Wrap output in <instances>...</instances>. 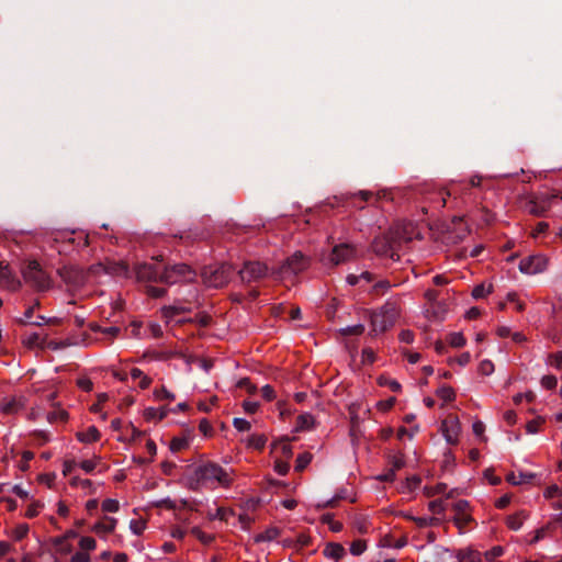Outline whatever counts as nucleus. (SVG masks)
I'll list each match as a JSON object with an SVG mask.
<instances>
[{
    "label": "nucleus",
    "mask_w": 562,
    "mask_h": 562,
    "mask_svg": "<svg viewBox=\"0 0 562 562\" xmlns=\"http://www.w3.org/2000/svg\"><path fill=\"white\" fill-rule=\"evenodd\" d=\"M130 527L133 533L139 536L145 530V522L140 520H132Z\"/></svg>",
    "instance_id": "58"
},
{
    "label": "nucleus",
    "mask_w": 562,
    "mask_h": 562,
    "mask_svg": "<svg viewBox=\"0 0 562 562\" xmlns=\"http://www.w3.org/2000/svg\"><path fill=\"white\" fill-rule=\"evenodd\" d=\"M557 384H558V379L552 374L544 375L541 379V385L544 389L553 390L557 387Z\"/></svg>",
    "instance_id": "44"
},
{
    "label": "nucleus",
    "mask_w": 562,
    "mask_h": 562,
    "mask_svg": "<svg viewBox=\"0 0 562 562\" xmlns=\"http://www.w3.org/2000/svg\"><path fill=\"white\" fill-rule=\"evenodd\" d=\"M492 290V286H490L487 290L485 289L484 284H479L476 286H474L473 291H472V296L474 299H482L484 297L487 293H490Z\"/></svg>",
    "instance_id": "51"
},
{
    "label": "nucleus",
    "mask_w": 562,
    "mask_h": 562,
    "mask_svg": "<svg viewBox=\"0 0 562 562\" xmlns=\"http://www.w3.org/2000/svg\"><path fill=\"white\" fill-rule=\"evenodd\" d=\"M561 488L553 484V485H550L549 487H547L546 492H544V496L547 498H553V497H557V496H560L561 495Z\"/></svg>",
    "instance_id": "60"
},
{
    "label": "nucleus",
    "mask_w": 562,
    "mask_h": 562,
    "mask_svg": "<svg viewBox=\"0 0 562 562\" xmlns=\"http://www.w3.org/2000/svg\"><path fill=\"white\" fill-rule=\"evenodd\" d=\"M100 431L94 426H90L85 432L77 434L78 440L86 443L98 441L100 439Z\"/></svg>",
    "instance_id": "20"
},
{
    "label": "nucleus",
    "mask_w": 562,
    "mask_h": 562,
    "mask_svg": "<svg viewBox=\"0 0 562 562\" xmlns=\"http://www.w3.org/2000/svg\"><path fill=\"white\" fill-rule=\"evenodd\" d=\"M310 260L301 251L288 257L278 269H272L270 276L276 279H284L296 276L307 269Z\"/></svg>",
    "instance_id": "4"
},
{
    "label": "nucleus",
    "mask_w": 562,
    "mask_h": 562,
    "mask_svg": "<svg viewBox=\"0 0 562 562\" xmlns=\"http://www.w3.org/2000/svg\"><path fill=\"white\" fill-rule=\"evenodd\" d=\"M447 485L445 483H438L434 487H425V493L427 496L431 497L437 494H441L446 491Z\"/></svg>",
    "instance_id": "49"
},
{
    "label": "nucleus",
    "mask_w": 562,
    "mask_h": 562,
    "mask_svg": "<svg viewBox=\"0 0 562 562\" xmlns=\"http://www.w3.org/2000/svg\"><path fill=\"white\" fill-rule=\"evenodd\" d=\"M189 446V440L187 438H173L170 442V450L172 452H178L182 449H186Z\"/></svg>",
    "instance_id": "33"
},
{
    "label": "nucleus",
    "mask_w": 562,
    "mask_h": 562,
    "mask_svg": "<svg viewBox=\"0 0 562 562\" xmlns=\"http://www.w3.org/2000/svg\"><path fill=\"white\" fill-rule=\"evenodd\" d=\"M26 404L24 396H9L0 401V412L7 415H14L21 412Z\"/></svg>",
    "instance_id": "13"
},
{
    "label": "nucleus",
    "mask_w": 562,
    "mask_h": 562,
    "mask_svg": "<svg viewBox=\"0 0 562 562\" xmlns=\"http://www.w3.org/2000/svg\"><path fill=\"white\" fill-rule=\"evenodd\" d=\"M235 272V268L233 265L223 262L217 267H206L202 272V277L204 281L213 288H222L226 285L233 273Z\"/></svg>",
    "instance_id": "6"
},
{
    "label": "nucleus",
    "mask_w": 562,
    "mask_h": 562,
    "mask_svg": "<svg viewBox=\"0 0 562 562\" xmlns=\"http://www.w3.org/2000/svg\"><path fill=\"white\" fill-rule=\"evenodd\" d=\"M77 385L86 391V392H90L93 387V383L91 380L87 379V378H81L77 381Z\"/></svg>",
    "instance_id": "63"
},
{
    "label": "nucleus",
    "mask_w": 562,
    "mask_h": 562,
    "mask_svg": "<svg viewBox=\"0 0 562 562\" xmlns=\"http://www.w3.org/2000/svg\"><path fill=\"white\" fill-rule=\"evenodd\" d=\"M311 461L312 454L310 452H303L299 454L296 458L295 471H303L310 464Z\"/></svg>",
    "instance_id": "25"
},
{
    "label": "nucleus",
    "mask_w": 562,
    "mask_h": 562,
    "mask_svg": "<svg viewBox=\"0 0 562 562\" xmlns=\"http://www.w3.org/2000/svg\"><path fill=\"white\" fill-rule=\"evenodd\" d=\"M467 340L461 333H452L449 335V344L454 348H460L465 345Z\"/></svg>",
    "instance_id": "35"
},
{
    "label": "nucleus",
    "mask_w": 562,
    "mask_h": 562,
    "mask_svg": "<svg viewBox=\"0 0 562 562\" xmlns=\"http://www.w3.org/2000/svg\"><path fill=\"white\" fill-rule=\"evenodd\" d=\"M115 525H116V519H114L112 517L104 516L101 521L97 522L93 526V531H95L99 535L110 533L114 530Z\"/></svg>",
    "instance_id": "15"
},
{
    "label": "nucleus",
    "mask_w": 562,
    "mask_h": 562,
    "mask_svg": "<svg viewBox=\"0 0 562 562\" xmlns=\"http://www.w3.org/2000/svg\"><path fill=\"white\" fill-rule=\"evenodd\" d=\"M168 412H169V409H167L166 407H162L160 409H157L154 407H148L144 412V417L146 420H154V419L162 420L164 418L167 417Z\"/></svg>",
    "instance_id": "21"
},
{
    "label": "nucleus",
    "mask_w": 562,
    "mask_h": 562,
    "mask_svg": "<svg viewBox=\"0 0 562 562\" xmlns=\"http://www.w3.org/2000/svg\"><path fill=\"white\" fill-rule=\"evenodd\" d=\"M314 423V418L310 414H302L297 417L296 428L300 430L310 429Z\"/></svg>",
    "instance_id": "27"
},
{
    "label": "nucleus",
    "mask_w": 562,
    "mask_h": 562,
    "mask_svg": "<svg viewBox=\"0 0 562 562\" xmlns=\"http://www.w3.org/2000/svg\"><path fill=\"white\" fill-rule=\"evenodd\" d=\"M24 344L30 348H45V338L41 337L37 333H32L24 338Z\"/></svg>",
    "instance_id": "22"
},
{
    "label": "nucleus",
    "mask_w": 562,
    "mask_h": 562,
    "mask_svg": "<svg viewBox=\"0 0 562 562\" xmlns=\"http://www.w3.org/2000/svg\"><path fill=\"white\" fill-rule=\"evenodd\" d=\"M290 465L288 461L276 460L274 470L280 475H285L289 472Z\"/></svg>",
    "instance_id": "54"
},
{
    "label": "nucleus",
    "mask_w": 562,
    "mask_h": 562,
    "mask_svg": "<svg viewBox=\"0 0 562 562\" xmlns=\"http://www.w3.org/2000/svg\"><path fill=\"white\" fill-rule=\"evenodd\" d=\"M79 547L82 551H92L95 549V540L92 537H81Z\"/></svg>",
    "instance_id": "39"
},
{
    "label": "nucleus",
    "mask_w": 562,
    "mask_h": 562,
    "mask_svg": "<svg viewBox=\"0 0 562 562\" xmlns=\"http://www.w3.org/2000/svg\"><path fill=\"white\" fill-rule=\"evenodd\" d=\"M371 248L378 256L389 257L392 260L400 259V255L394 251L392 243L384 236L374 238L371 244Z\"/></svg>",
    "instance_id": "11"
},
{
    "label": "nucleus",
    "mask_w": 562,
    "mask_h": 562,
    "mask_svg": "<svg viewBox=\"0 0 562 562\" xmlns=\"http://www.w3.org/2000/svg\"><path fill=\"white\" fill-rule=\"evenodd\" d=\"M236 272L244 285H250L265 279L269 274V268L260 261L249 260L245 261Z\"/></svg>",
    "instance_id": "7"
},
{
    "label": "nucleus",
    "mask_w": 562,
    "mask_h": 562,
    "mask_svg": "<svg viewBox=\"0 0 562 562\" xmlns=\"http://www.w3.org/2000/svg\"><path fill=\"white\" fill-rule=\"evenodd\" d=\"M535 477L536 474L531 472H520L518 475L512 472L507 475L506 480L513 485H520L522 483H530Z\"/></svg>",
    "instance_id": "17"
},
{
    "label": "nucleus",
    "mask_w": 562,
    "mask_h": 562,
    "mask_svg": "<svg viewBox=\"0 0 562 562\" xmlns=\"http://www.w3.org/2000/svg\"><path fill=\"white\" fill-rule=\"evenodd\" d=\"M345 554L346 550L340 543L329 542L324 549V555L334 561H339Z\"/></svg>",
    "instance_id": "14"
},
{
    "label": "nucleus",
    "mask_w": 562,
    "mask_h": 562,
    "mask_svg": "<svg viewBox=\"0 0 562 562\" xmlns=\"http://www.w3.org/2000/svg\"><path fill=\"white\" fill-rule=\"evenodd\" d=\"M548 363L558 370H562V351L550 353L548 356Z\"/></svg>",
    "instance_id": "41"
},
{
    "label": "nucleus",
    "mask_w": 562,
    "mask_h": 562,
    "mask_svg": "<svg viewBox=\"0 0 562 562\" xmlns=\"http://www.w3.org/2000/svg\"><path fill=\"white\" fill-rule=\"evenodd\" d=\"M280 536V529L272 527L267 529L263 533L257 537V541H272Z\"/></svg>",
    "instance_id": "28"
},
{
    "label": "nucleus",
    "mask_w": 562,
    "mask_h": 562,
    "mask_svg": "<svg viewBox=\"0 0 562 562\" xmlns=\"http://www.w3.org/2000/svg\"><path fill=\"white\" fill-rule=\"evenodd\" d=\"M548 258L543 255H531L520 260L519 270L526 274L541 273L547 269Z\"/></svg>",
    "instance_id": "9"
},
{
    "label": "nucleus",
    "mask_w": 562,
    "mask_h": 562,
    "mask_svg": "<svg viewBox=\"0 0 562 562\" xmlns=\"http://www.w3.org/2000/svg\"><path fill=\"white\" fill-rule=\"evenodd\" d=\"M367 549V543L364 540H355L350 546V553L352 555H360L362 554Z\"/></svg>",
    "instance_id": "36"
},
{
    "label": "nucleus",
    "mask_w": 562,
    "mask_h": 562,
    "mask_svg": "<svg viewBox=\"0 0 562 562\" xmlns=\"http://www.w3.org/2000/svg\"><path fill=\"white\" fill-rule=\"evenodd\" d=\"M389 464L391 468L389 470L393 471L394 473L397 470H401L405 465V460L403 456H391L389 459Z\"/></svg>",
    "instance_id": "34"
},
{
    "label": "nucleus",
    "mask_w": 562,
    "mask_h": 562,
    "mask_svg": "<svg viewBox=\"0 0 562 562\" xmlns=\"http://www.w3.org/2000/svg\"><path fill=\"white\" fill-rule=\"evenodd\" d=\"M136 279L140 282L162 283L173 285L180 282H192L195 279L194 270L187 263H137L134 267Z\"/></svg>",
    "instance_id": "1"
},
{
    "label": "nucleus",
    "mask_w": 562,
    "mask_h": 562,
    "mask_svg": "<svg viewBox=\"0 0 562 562\" xmlns=\"http://www.w3.org/2000/svg\"><path fill=\"white\" fill-rule=\"evenodd\" d=\"M457 557L461 562H482L481 553L471 548L460 549Z\"/></svg>",
    "instance_id": "16"
},
{
    "label": "nucleus",
    "mask_w": 562,
    "mask_h": 562,
    "mask_svg": "<svg viewBox=\"0 0 562 562\" xmlns=\"http://www.w3.org/2000/svg\"><path fill=\"white\" fill-rule=\"evenodd\" d=\"M261 396L267 401H272L276 397L273 387L269 384L262 386Z\"/></svg>",
    "instance_id": "59"
},
{
    "label": "nucleus",
    "mask_w": 562,
    "mask_h": 562,
    "mask_svg": "<svg viewBox=\"0 0 562 562\" xmlns=\"http://www.w3.org/2000/svg\"><path fill=\"white\" fill-rule=\"evenodd\" d=\"M43 507V504L41 502H34L32 503L27 509H26V513H25V516L27 518H34L38 515L40 513V508Z\"/></svg>",
    "instance_id": "48"
},
{
    "label": "nucleus",
    "mask_w": 562,
    "mask_h": 562,
    "mask_svg": "<svg viewBox=\"0 0 562 562\" xmlns=\"http://www.w3.org/2000/svg\"><path fill=\"white\" fill-rule=\"evenodd\" d=\"M24 281L38 291L50 288V279L36 260L29 261L22 269Z\"/></svg>",
    "instance_id": "5"
},
{
    "label": "nucleus",
    "mask_w": 562,
    "mask_h": 562,
    "mask_svg": "<svg viewBox=\"0 0 562 562\" xmlns=\"http://www.w3.org/2000/svg\"><path fill=\"white\" fill-rule=\"evenodd\" d=\"M398 311L394 303L384 304L379 311L373 312L370 316L372 326L371 336L390 329L396 323Z\"/></svg>",
    "instance_id": "3"
},
{
    "label": "nucleus",
    "mask_w": 562,
    "mask_h": 562,
    "mask_svg": "<svg viewBox=\"0 0 562 562\" xmlns=\"http://www.w3.org/2000/svg\"><path fill=\"white\" fill-rule=\"evenodd\" d=\"M148 355L155 360H167L176 356L175 352H165V351H150Z\"/></svg>",
    "instance_id": "57"
},
{
    "label": "nucleus",
    "mask_w": 562,
    "mask_h": 562,
    "mask_svg": "<svg viewBox=\"0 0 562 562\" xmlns=\"http://www.w3.org/2000/svg\"><path fill=\"white\" fill-rule=\"evenodd\" d=\"M233 425L238 431H248L251 428V425L248 420L239 417L234 418Z\"/></svg>",
    "instance_id": "46"
},
{
    "label": "nucleus",
    "mask_w": 562,
    "mask_h": 562,
    "mask_svg": "<svg viewBox=\"0 0 562 562\" xmlns=\"http://www.w3.org/2000/svg\"><path fill=\"white\" fill-rule=\"evenodd\" d=\"M479 371L483 375H491L494 372V364L491 360H483L479 366Z\"/></svg>",
    "instance_id": "45"
},
{
    "label": "nucleus",
    "mask_w": 562,
    "mask_h": 562,
    "mask_svg": "<svg viewBox=\"0 0 562 562\" xmlns=\"http://www.w3.org/2000/svg\"><path fill=\"white\" fill-rule=\"evenodd\" d=\"M154 396L158 401H161V400L173 401L175 400V394L169 392L165 386H161L160 389H156L154 391Z\"/></svg>",
    "instance_id": "37"
},
{
    "label": "nucleus",
    "mask_w": 562,
    "mask_h": 562,
    "mask_svg": "<svg viewBox=\"0 0 562 562\" xmlns=\"http://www.w3.org/2000/svg\"><path fill=\"white\" fill-rule=\"evenodd\" d=\"M56 550L68 553L71 551V547L65 541V538H56L54 541Z\"/></svg>",
    "instance_id": "52"
},
{
    "label": "nucleus",
    "mask_w": 562,
    "mask_h": 562,
    "mask_svg": "<svg viewBox=\"0 0 562 562\" xmlns=\"http://www.w3.org/2000/svg\"><path fill=\"white\" fill-rule=\"evenodd\" d=\"M0 285L11 288L13 290L20 286V281L14 280L7 267L0 265Z\"/></svg>",
    "instance_id": "18"
},
{
    "label": "nucleus",
    "mask_w": 562,
    "mask_h": 562,
    "mask_svg": "<svg viewBox=\"0 0 562 562\" xmlns=\"http://www.w3.org/2000/svg\"><path fill=\"white\" fill-rule=\"evenodd\" d=\"M120 508L119 502L116 499L106 498L102 503V510L105 513H116Z\"/></svg>",
    "instance_id": "38"
},
{
    "label": "nucleus",
    "mask_w": 562,
    "mask_h": 562,
    "mask_svg": "<svg viewBox=\"0 0 562 562\" xmlns=\"http://www.w3.org/2000/svg\"><path fill=\"white\" fill-rule=\"evenodd\" d=\"M362 360L366 363H373L375 361L374 351L371 348H364L362 350Z\"/></svg>",
    "instance_id": "61"
},
{
    "label": "nucleus",
    "mask_w": 562,
    "mask_h": 562,
    "mask_svg": "<svg viewBox=\"0 0 562 562\" xmlns=\"http://www.w3.org/2000/svg\"><path fill=\"white\" fill-rule=\"evenodd\" d=\"M357 249L353 245L342 243L333 247L329 261L335 265L345 263L356 257Z\"/></svg>",
    "instance_id": "10"
},
{
    "label": "nucleus",
    "mask_w": 562,
    "mask_h": 562,
    "mask_svg": "<svg viewBox=\"0 0 562 562\" xmlns=\"http://www.w3.org/2000/svg\"><path fill=\"white\" fill-rule=\"evenodd\" d=\"M146 293L151 297L159 299L167 294V289L149 285L147 286Z\"/></svg>",
    "instance_id": "42"
},
{
    "label": "nucleus",
    "mask_w": 562,
    "mask_h": 562,
    "mask_svg": "<svg viewBox=\"0 0 562 562\" xmlns=\"http://www.w3.org/2000/svg\"><path fill=\"white\" fill-rule=\"evenodd\" d=\"M504 549L501 546L493 547L484 553L486 561L492 562L495 558L503 555Z\"/></svg>",
    "instance_id": "43"
},
{
    "label": "nucleus",
    "mask_w": 562,
    "mask_h": 562,
    "mask_svg": "<svg viewBox=\"0 0 562 562\" xmlns=\"http://www.w3.org/2000/svg\"><path fill=\"white\" fill-rule=\"evenodd\" d=\"M248 442L250 447L261 450L266 446L267 438L263 435H251Z\"/></svg>",
    "instance_id": "30"
},
{
    "label": "nucleus",
    "mask_w": 562,
    "mask_h": 562,
    "mask_svg": "<svg viewBox=\"0 0 562 562\" xmlns=\"http://www.w3.org/2000/svg\"><path fill=\"white\" fill-rule=\"evenodd\" d=\"M437 395L446 402H452L456 397L453 389L446 384L437 390Z\"/></svg>",
    "instance_id": "24"
},
{
    "label": "nucleus",
    "mask_w": 562,
    "mask_h": 562,
    "mask_svg": "<svg viewBox=\"0 0 562 562\" xmlns=\"http://www.w3.org/2000/svg\"><path fill=\"white\" fill-rule=\"evenodd\" d=\"M405 517L409 520H413L419 528H425L427 526L436 525L438 522L437 518L414 517L411 515H406Z\"/></svg>",
    "instance_id": "26"
},
{
    "label": "nucleus",
    "mask_w": 562,
    "mask_h": 562,
    "mask_svg": "<svg viewBox=\"0 0 562 562\" xmlns=\"http://www.w3.org/2000/svg\"><path fill=\"white\" fill-rule=\"evenodd\" d=\"M441 430L447 442L450 445H456L460 432V424L458 418L453 415H449L445 420H442Z\"/></svg>",
    "instance_id": "12"
},
{
    "label": "nucleus",
    "mask_w": 562,
    "mask_h": 562,
    "mask_svg": "<svg viewBox=\"0 0 562 562\" xmlns=\"http://www.w3.org/2000/svg\"><path fill=\"white\" fill-rule=\"evenodd\" d=\"M70 562H90V557L86 551L75 553Z\"/></svg>",
    "instance_id": "64"
},
{
    "label": "nucleus",
    "mask_w": 562,
    "mask_h": 562,
    "mask_svg": "<svg viewBox=\"0 0 562 562\" xmlns=\"http://www.w3.org/2000/svg\"><path fill=\"white\" fill-rule=\"evenodd\" d=\"M191 533L196 537L203 544H210L214 540L213 535L203 532L199 527H193Z\"/></svg>",
    "instance_id": "31"
},
{
    "label": "nucleus",
    "mask_w": 562,
    "mask_h": 562,
    "mask_svg": "<svg viewBox=\"0 0 562 562\" xmlns=\"http://www.w3.org/2000/svg\"><path fill=\"white\" fill-rule=\"evenodd\" d=\"M238 386L246 389L250 394H254L257 391V387L254 384H251L250 380L247 378L241 379L238 382Z\"/></svg>",
    "instance_id": "62"
},
{
    "label": "nucleus",
    "mask_w": 562,
    "mask_h": 562,
    "mask_svg": "<svg viewBox=\"0 0 562 562\" xmlns=\"http://www.w3.org/2000/svg\"><path fill=\"white\" fill-rule=\"evenodd\" d=\"M527 514L525 510H520L514 515L507 517L506 525L512 530H519L526 519Z\"/></svg>",
    "instance_id": "19"
},
{
    "label": "nucleus",
    "mask_w": 562,
    "mask_h": 562,
    "mask_svg": "<svg viewBox=\"0 0 562 562\" xmlns=\"http://www.w3.org/2000/svg\"><path fill=\"white\" fill-rule=\"evenodd\" d=\"M29 533V526L23 524V525H19L14 532H13V537L15 540H22L23 538H25Z\"/></svg>",
    "instance_id": "53"
},
{
    "label": "nucleus",
    "mask_w": 562,
    "mask_h": 562,
    "mask_svg": "<svg viewBox=\"0 0 562 562\" xmlns=\"http://www.w3.org/2000/svg\"><path fill=\"white\" fill-rule=\"evenodd\" d=\"M57 272L69 291L82 288L87 280L86 272L76 266H64L59 268Z\"/></svg>",
    "instance_id": "8"
},
{
    "label": "nucleus",
    "mask_w": 562,
    "mask_h": 562,
    "mask_svg": "<svg viewBox=\"0 0 562 562\" xmlns=\"http://www.w3.org/2000/svg\"><path fill=\"white\" fill-rule=\"evenodd\" d=\"M543 422H544V419L542 417H538L536 419L528 422L526 425L527 432H529V434L538 432V428Z\"/></svg>",
    "instance_id": "50"
},
{
    "label": "nucleus",
    "mask_w": 562,
    "mask_h": 562,
    "mask_svg": "<svg viewBox=\"0 0 562 562\" xmlns=\"http://www.w3.org/2000/svg\"><path fill=\"white\" fill-rule=\"evenodd\" d=\"M470 504L468 501L460 499L456 504H453V510L456 512V515L465 514Z\"/></svg>",
    "instance_id": "56"
},
{
    "label": "nucleus",
    "mask_w": 562,
    "mask_h": 562,
    "mask_svg": "<svg viewBox=\"0 0 562 562\" xmlns=\"http://www.w3.org/2000/svg\"><path fill=\"white\" fill-rule=\"evenodd\" d=\"M213 481L222 486L231 484L228 473L221 465L207 462L194 469L193 474L189 477L188 487L192 491H199L202 485Z\"/></svg>",
    "instance_id": "2"
},
{
    "label": "nucleus",
    "mask_w": 562,
    "mask_h": 562,
    "mask_svg": "<svg viewBox=\"0 0 562 562\" xmlns=\"http://www.w3.org/2000/svg\"><path fill=\"white\" fill-rule=\"evenodd\" d=\"M363 333H364V325H362V324L347 326V327L340 329V334L342 336H351V335L359 336V335H362Z\"/></svg>",
    "instance_id": "29"
},
{
    "label": "nucleus",
    "mask_w": 562,
    "mask_h": 562,
    "mask_svg": "<svg viewBox=\"0 0 562 562\" xmlns=\"http://www.w3.org/2000/svg\"><path fill=\"white\" fill-rule=\"evenodd\" d=\"M428 508L434 514H442L445 510L443 504L441 499L431 501L428 505Z\"/></svg>",
    "instance_id": "55"
},
{
    "label": "nucleus",
    "mask_w": 562,
    "mask_h": 562,
    "mask_svg": "<svg viewBox=\"0 0 562 562\" xmlns=\"http://www.w3.org/2000/svg\"><path fill=\"white\" fill-rule=\"evenodd\" d=\"M189 311H190V308H188L186 306H173V305L164 306L161 308V313H162L164 317H166V318H172L176 315L188 313Z\"/></svg>",
    "instance_id": "23"
},
{
    "label": "nucleus",
    "mask_w": 562,
    "mask_h": 562,
    "mask_svg": "<svg viewBox=\"0 0 562 562\" xmlns=\"http://www.w3.org/2000/svg\"><path fill=\"white\" fill-rule=\"evenodd\" d=\"M548 209V205L539 204L538 202H531L529 206V212L536 216H542Z\"/></svg>",
    "instance_id": "47"
},
{
    "label": "nucleus",
    "mask_w": 562,
    "mask_h": 562,
    "mask_svg": "<svg viewBox=\"0 0 562 562\" xmlns=\"http://www.w3.org/2000/svg\"><path fill=\"white\" fill-rule=\"evenodd\" d=\"M378 382L381 386H389L393 392H398L401 390V384L387 376L381 375L378 379Z\"/></svg>",
    "instance_id": "32"
},
{
    "label": "nucleus",
    "mask_w": 562,
    "mask_h": 562,
    "mask_svg": "<svg viewBox=\"0 0 562 562\" xmlns=\"http://www.w3.org/2000/svg\"><path fill=\"white\" fill-rule=\"evenodd\" d=\"M473 521V518L469 514L456 515L453 518V522L461 530L465 525H469Z\"/></svg>",
    "instance_id": "40"
}]
</instances>
